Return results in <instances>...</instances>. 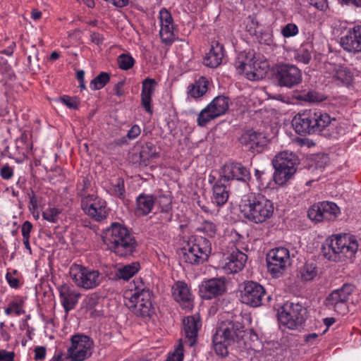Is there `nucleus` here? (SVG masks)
Returning a JSON list of instances; mask_svg holds the SVG:
<instances>
[{
	"label": "nucleus",
	"mask_w": 361,
	"mask_h": 361,
	"mask_svg": "<svg viewBox=\"0 0 361 361\" xmlns=\"http://www.w3.org/2000/svg\"><path fill=\"white\" fill-rule=\"evenodd\" d=\"M30 199V203L32 205V209L33 210H35L38 207V200L32 190H31V192L27 193Z\"/></svg>",
	"instance_id": "nucleus-59"
},
{
	"label": "nucleus",
	"mask_w": 361,
	"mask_h": 361,
	"mask_svg": "<svg viewBox=\"0 0 361 361\" xmlns=\"http://www.w3.org/2000/svg\"><path fill=\"white\" fill-rule=\"evenodd\" d=\"M201 230L204 232L207 235L212 238L216 233V226L214 223L210 221H204L202 223Z\"/></svg>",
	"instance_id": "nucleus-44"
},
{
	"label": "nucleus",
	"mask_w": 361,
	"mask_h": 361,
	"mask_svg": "<svg viewBox=\"0 0 361 361\" xmlns=\"http://www.w3.org/2000/svg\"><path fill=\"white\" fill-rule=\"evenodd\" d=\"M28 66L30 71L35 72L39 70L38 51L35 49V46H33V50L27 57Z\"/></svg>",
	"instance_id": "nucleus-42"
},
{
	"label": "nucleus",
	"mask_w": 361,
	"mask_h": 361,
	"mask_svg": "<svg viewBox=\"0 0 361 361\" xmlns=\"http://www.w3.org/2000/svg\"><path fill=\"white\" fill-rule=\"evenodd\" d=\"M92 42L99 45L104 41V37L98 32H92L90 35Z\"/></svg>",
	"instance_id": "nucleus-61"
},
{
	"label": "nucleus",
	"mask_w": 361,
	"mask_h": 361,
	"mask_svg": "<svg viewBox=\"0 0 361 361\" xmlns=\"http://www.w3.org/2000/svg\"><path fill=\"white\" fill-rule=\"evenodd\" d=\"M71 346L68 348L71 351L75 349H92L93 342L90 338L83 334H75L71 337Z\"/></svg>",
	"instance_id": "nucleus-32"
},
{
	"label": "nucleus",
	"mask_w": 361,
	"mask_h": 361,
	"mask_svg": "<svg viewBox=\"0 0 361 361\" xmlns=\"http://www.w3.org/2000/svg\"><path fill=\"white\" fill-rule=\"evenodd\" d=\"M358 250L355 237L348 233L338 234L322 244V255L329 261L338 262L353 259Z\"/></svg>",
	"instance_id": "nucleus-3"
},
{
	"label": "nucleus",
	"mask_w": 361,
	"mask_h": 361,
	"mask_svg": "<svg viewBox=\"0 0 361 361\" xmlns=\"http://www.w3.org/2000/svg\"><path fill=\"white\" fill-rule=\"evenodd\" d=\"M114 191L115 194L119 197L120 198H123L125 193L124 189V181L123 179L120 178L118 180L117 184L114 185Z\"/></svg>",
	"instance_id": "nucleus-49"
},
{
	"label": "nucleus",
	"mask_w": 361,
	"mask_h": 361,
	"mask_svg": "<svg viewBox=\"0 0 361 361\" xmlns=\"http://www.w3.org/2000/svg\"><path fill=\"white\" fill-rule=\"evenodd\" d=\"M60 100L71 109H78L79 101L76 97H71L69 96L64 95L60 97Z\"/></svg>",
	"instance_id": "nucleus-46"
},
{
	"label": "nucleus",
	"mask_w": 361,
	"mask_h": 361,
	"mask_svg": "<svg viewBox=\"0 0 361 361\" xmlns=\"http://www.w3.org/2000/svg\"><path fill=\"white\" fill-rule=\"evenodd\" d=\"M117 62L121 69L127 71L134 66L135 60L130 55L122 54L118 57Z\"/></svg>",
	"instance_id": "nucleus-39"
},
{
	"label": "nucleus",
	"mask_w": 361,
	"mask_h": 361,
	"mask_svg": "<svg viewBox=\"0 0 361 361\" xmlns=\"http://www.w3.org/2000/svg\"><path fill=\"white\" fill-rule=\"evenodd\" d=\"M0 174L2 178L8 180L13 176V169L6 164L1 168Z\"/></svg>",
	"instance_id": "nucleus-50"
},
{
	"label": "nucleus",
	"mask_w": 361,
	"mask_h": 361,
	"mask_svg": "<svg viewBox=\"0 0 361 361\" xmlns=\"http://www.w3.org/2000/svg\"><path fill=\"white\" fill-rule=\"evenodd\" d=\"M133 283L135 285V292H140L142 291V289L144 290H149V289H145L144 287V284L142 283V281L140 278L135 279L133 281Z\"/></svg>",
	"instance_id": "nucleus-62"
},
{
	"label": "nucleus",
	"mask_w": 361,
	"mask_h": 361,
	"mask_svg": "<svg viewBox=\"0 0 361 361\" xmlns=\"http://www.w3.org/2000/svg\"><path fill=\"white\" fill-rule=\"evenodd\" d=\"M238 142L244 150L259 154L267 147L269 140L263 133L247 130L238 137Z\"/></svg>",
	"instance_id": "nucleus-16"
},
{
	"label": "nucleus",
	"mask_w": 361,
	"mask_h": 361,
	"mask_svg": "<svg viewBox=\"0 0 361 361\" xmlns=\"http://www.w3.org/2000/svg\"><path fill=\"white\" fill-rule=\"evenodd\" d=\"M240 298L241 302L251 307L263 305L266 290L260 283L253 281H245L241 285Z\"/></svg>",
	"instance_id": "nucleus-14"
},
{
	"label": "nucleus",
	"mask_w": 361,
	"mask_h": 361,
	"mask_svg": "<svg viewBox=\"0 0 361 361\" xmlns=\"http://www.w3.org/2000/svg\"><path fill=\"white\" fill-rule=\"evenodd\" d=\"M208 81L204 77H200L193 84L188 87V94L192 98L197 99L202 97L207 91Z\"/></svg>",
	"instance_id": "nucleus-30"
},
{
	"label": "nucleus",
	"mask_w": 361,
	"mask_h": 361,
	"mask_svg": "<svg viewBox=\"0 0 361 361\" xmlns=\"http://www.w3.org/2000/svg\"><path fill=\"white\" fill-rule=\"evenodd\" d=\"M59 296L64 310L66 313H68L75 307L78 303L80 294L76 293L68 288L61 287L59 289Z\"/></svg>",
	"instance_id": "nucleus-28"
},
{
	"label": "nucleus",
	"mask_w": 361,
	"mask_h": 361,
	"mask_svg": "<svg viewBox=\"0 0 361 361\" xmlns=\"http://www.w3.org/2000/svg\"><path fill=\"white\" fill-rule=\"evenodd\" d=\"M224 179L221 176L213 185V202L217 206H222L228 201L229 192L226 190Z\"/></svg>",
	"instance_id": "nucleus-26"
},
{
	"label": "nucleus",
	"mask_w": 361,
	"mask_h": 361,
	"mask_svg": "<svg viewBox=\"0 0 361 361\" xmlns=\"http://www.w3.org/2000/svg\"><path fill=\"white\" fill-rule=\"evenodd\" d=\"M6 279L11 288H18L19 287V280L17 278L13 277L11 273L8 272L6 274Z\"/></svg>",
	"instance_id": "nucleus-57"
},
{
	"label": "nucleus",
	"mask_w": 361,
	"mask_h": 361,
	"mask_svg": "<svg viewBox=\"0 0 361 361\" xmlns=\"http://www.w3.org/2000/svg\"><path fill=\"white\" fill-rule=\"evenodd\" d=\"M249 70H247V78L252 80H259L262 78L263 74L265 73L267 68V63L264 61H258L255 60V57L249 59V64H247Z\"/></svg>",
	"instance_id": "nucleus-29"
},
{
	"label": "nucleus",
	"mask_w": 361,
	"mask_h": 361,
	"mask_svg": "<svg viewBox=\"0 0 361 361\" xmlns=\"http://www.w3.org/2000/svg\"><path fill=\"white\" fill-rule=\"evenodd\" d=\"M245 334V327L242 316H235L224 323L216 331L212 342L216 353L222 357L228 354V347L241 341Z\"/></svg>",
	"instance_id": "nucleus-2"
},
{
	"label": "nucleus",
	"mask_w": 361,
	"mask_h": 361,
	"mask_svg": "<svg viewBox=\"0 0 361 361\" xmlns=\"http://www.w3.org/2000/svg\"><path fill=\"white\" fill-rule=\"evenodd\" d=\"M231 100L228 97L219 95L199 114L197 123L200 127H204L209 122L222 115L228 110Z\"/></svg>",
	"instance_id": "nucleus-9"
},
{
	"label": "nucleus",
	"mask_w": 361,
	"mask_h": 361,
	"mask_svg": "<svg viewBox=\"0 0 361 361\" xmlns=\"http://www.w3.org/2000/svg\"><path fill=\"white\" fill-rule=\"evenodd\" d=\"M298 164V158L293 152L283 151L277 154L272 160L275 169L273 178L276 183H286L296 172Z\"/></svg>",
	"instance_id": "nucleus-8"
},
{
	"label": "nucleus",
	"mask_w": 361,
	"mask_h": 361,
	"mask_svg": "<svg viewBox=\"0 0 361 361\" xmlns=\"http://www.w3.org/2000/svg\"><path fill=\"white\" fill-rule=\"evenodd\" d=\"M264 172L258 169L255 170V176L259 183V185H264Z\"/></svg>",
	"instance_id": "nucleus-64"
},
{
	"label": "nucleus",
	"mask_w": 361,
	"mask_h": 361,
	"mask_svg": "<svg viewBox=\"0 0 361 361\" xmlns=\"http://www.w3.org/2000/svg\"><path fill=\"white\" fill-rule=\"evenodd\" d=\"M154 84H156V80L149 78L145 79L142 81V89L141 94L142 105L145 111L150 114L152 112L151 108V97L154 91Z\"/></svg>",
	"instance_id": "nucleus-27"
},
{
	"label": "nucleus",
	"mask_w": 361,
	"mask_h": 361,
	"mask_svg": "<svg viewBox=\"0 0 361 361\" xmlns=\"http://www.w3.org/2000/svg\"><path fill=\"white\" fill-rule=\"evenodd\" d=\"M125 85V80H121L119 82H118L114 87V92H115V94L118 97H122L125 94V92L123 90V86Z\"/></svg>",
	"instance_id": "nucleus-56"
},
{
	"label": "nucleus",
	"mask_w": 361,
	"mask_h": 361,
	"mask_svg": "<svg viewBox=\"0 0 361 361\" xmlns=\"http://www.w3.org/2000/svg\"><path fill=\"white\" fill-rule=\"evenodd\" d=\"M318 269L317 264L314 262H306L299 268L298 276L302 281H309L313 280L317 275Z\"/></svg>",
	"instance_id": "nucleus-31"
},
{
	"label": "nucleus",
	"mask_w": 361,
	"mask_h": 361,
	"mask_svg": "<svg viewBox=\"0 0 361 361\" xmlns=\"http://www.w3.org/2000/svg\"><path fill=\"white\" fill-rule=\"evenodd\" d=\"M354 287L349 283H344L341 288L334 290L324 301V305L340 314L348 312V301L353 292Z\"/></svg>",
	"instance_id": "nucleus-11"
},
{
	"label": "nucleus",
	"mask_w": 361,
	"mask_h": 361,
	"mask_svg": "<svg viewBox=\"0 0 361 361\" xmlns=\"http://www.w3.org/2000/svg\"><path fill=\"white\" fill-rule=\"evenodd\" d=\"M224 57V47L219 42H212L209 52L204 59V64L210 68H216L221 63Z\"/></svg>",
	"instance_id": "nucleus-24"
},
{
	"label": "nucleus",
	"mask_w": 361,
	"mask_h": 361,
	"mask_svg": "<svg viewBox=\"0 0 361 361\" xmlns=\"http://www.w3.org/2000/svg\"><path fill=\"white\" fill-rule=\"evenodd\" d=\"M183 260L190 264H202L212 252L210 241L202 236H192L183 249Z\"/></svg>",
	"instance_id": "nucleus-7"
},
{
	"label": "nucleus",
	"mask_w": 361,
	"mask_h": 361,
	"mask_svg": "<svg viewBox=\"0 0 361 361\" xmlns=\"http://www.w3.org/2000/svg\"><path fill=\"white\" fill-rule=\"evenodd\" d=\"M334 78L341 81L342 83L348 84L353 78V74L350 69L347 67L340 66L338 71H336Z\"/></svg>",
	"instance_id": "nucleus-38"
},
{
	"label": "nucleus",
	"mask_w": 361,
	"mask_h": 361,
	"mask_svg": "<svg viewBox=\"0 0 361 361\" xmlns=\"http://www.w3.org/2000/svg\"><path fill=\"white\" fill-rule=\"evenodd\" d=\"M331 121L326 113L317 109H307L293 118L292 126L298 135H307L321 133L331 124Z\"/></svg>",
	"instance_id": "nucleus-5"
},
{
	"label": "nucleus",
	"mask_w": 361,
	"mask_h": 361,
	"mask_svg": "<svg viewBox=\"0 0 361 361\" xmlns=\"http://www.w3.org/2000/svg\"><path fill=\"white\" fill-rule=\"evenodd\" d=\"M69 274L78 286L85 289L97 287L102 280L98 271L90 270L82 265L75 264L71 267Z\"/></svg>",
	"instance_id": "nucleus-13"
},
{
	"label": "nucleus",
	"mask_w": 361,
	"mask_h": 361,
	"mask_svg": "<svg viewBox=\"0 0 361 361\" xmlns=\"http://www.w3.org/2000/svg\"><path fill=\"white\" fill-rule=\"evenodd\" d=\"M137 212L142 215L148 214L154 205V199L151 195L141 194L137 198Z\"/></svg>",
	"instance_id": "nucleus-33"
},
{
	"label": "nucleus",
	"mask_w": 361,
	"mask_h": 361,
	"mask_svg": "<svg viewBox=\"0 0 361 361\" xmlns=\"http://www.w3.org/2000/svg\"><path fill=\"white\" fill-rule=\"evenodd\" d=\"M289 250L286 247H276L267 255L268 271L274 277H279L289 264Z\"/></svg>",
	"instance_id": "nucleus-15"
},
{
	"label": "nucleus",
	"mask_w": 361,
	"mask_h": 361,
	"mask_svg": "<svg viewBox=\"0 0 361 361\" xmlns=\"http://www.w3.org/2000/svg\"><path fill=\"white\" fill-rule=\"evenodd\" d=\"M299 99L309 102H321L325 101L326 97L319 92L312 90L300 95Z\"/></svg>",
	"instance_id": "nucleus-37"
},
{
	"label": "nucleus",
	"mask_w": 361,
	"mask_h": 361,
	"mask_svg": "<svg viewBox=\"0 0 361 361\" xmlns=\"http://www.w3.org/2000/svg\"><path fill=\"white\" fill-rule=\"evenodd\" d=\"M140 269L138 262H134L131 264H126L118 269L116 276L119 279L128 281L133 277Z\"/></svg>",
	"instance_id": "nucleus-34"
},
{
	"label": "nucleus",
	"mask_w": 361,
	"mask_h": 361,
	"mask_svg": "<svg viewBox=\"0 0 361 361\" xmlns=\"http://www.w3.org/2000/svg\"><path fill=\"white\" fill-rule=\"evenodd\" d=\"M227 259L228 262L225 264V268L229 270L231 273H237L245 267L247 256L238 249H235L230 254Z\"/></svg>",
	"instance_id": "nucleus-25"
},
{
	"label": "nucleus",
	"mask_w": 361,
	"mask_h": 361,
	"mask_svg": "<svg viewBox=\"0 0 361 361\" xmlns=\"http://www.w3.org/2000/svg\"><path fill=\"white\" fill-rule=\"evenodd\" d=\"M23 301H20V302H11V305L13 307V310L15 311V314L16 315H20V314H23L25 313V311L23 309L20 308L22 307V305H23Z\"/></svg>",
	"instance_id": "nucleus-63"
},
{
	"label": "nucleus",
	"mask_w": 361,
	"mask_h": 361,
	"mask_svg": "<svg viewBox=\"0 0 361 361\" xmlns=\"http://www.w3.org/2000/svg\"><path fill=\"white\" fill-rule=\"evenodd\" d=\"M107 249L117 256L126 257L133 255L137 247V243L128 229L119 223H112L102 236Z\"/></svg>",
	"instance_id": "nucleus-1"
},
{
	"label": "nucleus",
	"mask_w": 361,
	"mask_h": 361,
	"mask_svg": "<svg viewBox=\"0 0 361 361\" xmlns=\"http://www.w3.org/2000/svg\"><path fill=\"white\" fill-rule=\"evenodd\" d=\"M174 299L181 303L183 308L192 306V295L186 283L177 281L172 287Z\"/></svg>",
	"instance_id": "nucleus-22"
},
{
	"label": "nucleus",
	"mask_w": 361,
	"mask_h": 361,
	"mask_svg": "<svg viewBox=\"0 0 361 361\" xmlns=\"http://www.w3.org/2000/svg\"><path fill=\"white\" fill-rule=\"evenodd\" d=\"M140 133V129L138 126H133L128 132L127 137L130 139L135 138Z\"/></svg>",
	"instance_id": "nucleus-60"
},
{
	"label": "nucleus",
	"mask_w": 361,
	"mask_h": 361,
	"mask_svg": "<svg viewBox=\"0 0 361 361\" xmlns=\"http://www.w3.org/2000/svg\"><path fill=\"white\" fill-rule=\"evenodd\" d=\"M273 71L280 87L293 88L302 82L301 71L295 65L279 63L274 66Z\"/></svg>",
	"instance_id": "nucleus-12"
},
{
	"label": "nucleus",
	"mask_w": 361,
	"mask_h": 361,
	"mask_svg": "<svg viewBox=\"0 0 361 361\" xmlns=\"http://www.w3.org/2000/svg\"><path fill=\"white\" fill-rule=\"evenodd\" d=\"M185 337L190 342L192 346L196 343L197 332L201 327V321L199 315L188 316L183 321Z\"/></svg>",
	"instance_id": "nucleus-23"
},
{
	"label": "nucleus",
	"mask_w": 361,
	"mask_h": 361,
	"mask_svg": "<svg viewBox=\"0 0 361 361\" xmlns=\"http://www.w3.org/2000/svg\"><path fill=\"white\" fill-rule=\"evenodd\" d=\"M223 175L221 176L224 181L236 180L243 183L249 184L252 177L250 170L240 162H229L222 168Z\"/></svg>",
	"instance_id": "nucleus-18"
},
{
	"label": "nucleus",
	"mask_w": 361,
	"mask_h": 361,
	"mask_svg": "<svg viewBox=\"0 0 361 361\" xmlns=\"http://www.w3.org/2000/svg\"><path fill=\"white\" fill-rule=\"evenodd\" d=\"M308 316L306 307L300 302H286L277 313L279 323L291 330L302 326Z\"/></svg>",
	"instance_id": "nucleus-6"
},
{
	"label": "nucleus",
	"mask_w": 361,
	"mask_h": 361,
	"mask_svg": "<svg viewBox=\"0 0 361 361\" xmlns=\"http://www.w3.org/2000/svg\"><path fill=\"white\" fill-rule=\"evenodd\" d=\"M152 296L150 290L134 292L126 301V305L137 316L151 317L155 314V309L152 302Z\"/></svg>",
	"instance_id": "nucleus-10"
},
{
	"label": "nucleus",
	"mask_w": 361,
	"mask_h": 361,
	"mask_svg": "<svg viewBox=\"0 0 361 361\" xmlns=\"http://www.w3.org/2000/svg\"><path fill=\"white\" fill-rule=\"evenodd\" d=\"M35 360H42L44 359L46 355V348L44 346L36 347L35 349Z\"/></svg>",
	"instance_id": "nucleus-55"
},
{
	"label": "nucleus",
	"mask_w": 361,
	"mask_h": 361,
	"mask_svg": "<svg viewBox=\"0 0 361 361\" xmlns=\"http://www.w3.org/2000/svg\"><path fill=\"white\" fill-rule=\"evenodd\" d=\"M92 355V349L80 350L75 349L71 351L68 349L67 358L71 359V361H83L90 357Z\"/></svg>",
	"instance_id": "nucleus-35"
},
{
	"label": "nucleus",
	"mask_w": 361,
	"mask_h": 361,
	"mask_svg": "<svg viewBox=\"0 0 361 361\" xmlns=\"http://www.w3.org/2000/svg\"><path fill=\"white\" fill-rule=\"evenodd\" d=\"M159 21L161 29L159 30V37L161 42L166 46L171 45L175 39L173 32L174 24L173 19L171 13L165 8L159 11Z\"/></svg>",
	"instance_id": "nucleus-20"
},
{
	"label": "nucleus",
	"mask_w": 361,
	"mask_h": 361,
	"mask_svg": "<svg viewBox=\"0 0 361 361\" xmlns=\"http://www.w3.org/2000/svg\"><path fill=\"white\" fill-rule=\"evenodd\" d=\"M172 200L171 197L166 195H159V209L160 210L171 211L172 210Z\"/></svg>",
	"instance_id": "nucleus-48"
},
{
	"label": "nucleus",
	"mask_w": 361,
	"mask_h": 361,
	"mask_svg": "<svg viewBox=\"0 0 361 361\" xmlns=\"http://www.w3.org/2000/svg\"><path fill=\"white\" fill-rule=\"evenodd\" d=\"M226 292L225 278H212L202 282L199 286L200 296L204 300H211L223 295Z\"/></svg>",
	"instance_id": "nucleus-19"
},
{
	"label": "nucleus",
	"mask_w": 361,
	"mask_h": 361,
	"mask_svg": "<svg viewBox=\"0 0 361 361\" xmlns=\"http://www.w3.org/2000/svg\"><path fill=\"white\" fill-rule=\"evenodd\" d=\"M159 214H161L159 221L161 224H166L171 221L172 219L171 211L159 210Z\"/></svg>",
	"instance_id": "nucleus-53"
},
{
	"label": "nucleus",
	"mask_w": 361,
	"mask_h": 361,
	"mask_svg": "<svg viewBox=\"0 0 361 361\" xmlns=\"http://www.w3.org/2000/svg\"><path fill=\"white\" fill-rule=\"evenodd\" d=\"M32 229V224L28 221H25L22 225V235L23 238H30V233Z\"/></svg>",
	"instance_id": "nucleus-54"
},
{
	"label": "nucleus",
	"mask_w": 361,
	"mask_h": 361,
	"mask_svg": "<svg viewBox=\"0 0 361 361\" xmlns=\"http://www.w3.org/2000/svg\"><path fill=\"white\" fill-rule=\"evenodd\" d=\"M240 211L244 217L255 224H262L274 214V204L261 193L250 192L241 200Z\"/></svg>",
	"instance_id": "nucleus-4"
},
{
	"label": "nucleus",
	"mask_w": 361,
	"mask_h": 361,
	"mask_svg": "<svg viewBox=\"0 0 361 361\" xmlns=\"http://www.w3.org/2000/svg\"><path fill=\"white\" fill-rule=\"evenodd\" d=\"M110 73L101 72L91 81L90 85H92L94 90H101L110 81Z\"/></svg>",
	"instance_id": "nucleus-36"
},
{
	"label": "nucleus",
	"mask_w": 361,
	"mask_h": 361,
	"mask_svg": "<svg viewBox=\"0 0 361 361\" xmlns=\"http://www.w3.org/2000/svg\"><path fill=\"white\" fill-rule=\"evenodd\" d=\"M341 45L350 52H361V25L355 26L348 34L341 38Z\"/></svg>",
	"instance_id": "nucleus-21"
},
{
	"label": "nucleus",
	"mask_w": 361,
	"mask_h": 361,
	"mask_svg": "<svg viewBox=\"0 0 361 361\" xmlns=\"http://www.w3.org/2000/svg\"><path fill=\"white\" fill-rule=\"evenodd\" d=\"M128 159L133 164H140L142 159V152L130 153Z\"/></svg>",
	"instance_id": "nucleus-58"
},
{
	"label": "nucleus",
	"mask_w": 361,
	"mask_h": 361,
	"mask_svg": "<svg viewBox=\"0 0 361 361\" xmlns=\"http://www.w3.org/2000/svg\"><path fill=\"white\" fill-rule=\"evenodd\" d=\"M339 214V207L332 202H319L312 205L307 212L309 219L315 222L334 221Z\"/></svg>",
	"instance_id": "nucleus-17"
},
{
	"label": "nucleus",
	"mask_w": 361,
	"mask_h": 361,
	"mask_svg": "<svg viewBox=\"0 0 361 361\" xmlns=\"http://www.w3.org/2000/svg\"><path fill=\"white\" fill-rule=\"evenodd\" d=\"M183 345L180 343L173 352L169 354L166 361H183Z\"/></svg>",
	"instance_id": "nucleus-43"
},
{
	"label": "nucleus",
	"mask_w": 361,
	"mask_h": 361,
	"mask_svg": "<svg viewBox=\"0 0 361 361\" xmlns=\"http://www.w3.org/2000/svg\"><path fill=\"white\" fill-rule=\"evenodd\" d=\"M61 213V210L58 208H48L42 212V217L44 219L55 224L58 221L59 215Z\"/></svg>",
	"instance_id": "nucleus-40"
},
{
	"label": "nucleus",
	"mask_w": 361,
	"mask_h": 361,
	"mask_svg": "<svg viewBox=\"0 0 361 361\" xmlns=\"http://www.w3.org/2000/svg\"><path fill=\"white\" fill-rule=\"evenodd\" d=\"M340 65H337L336 63L326 62L324 63V69L326 73H329L333 76V78L336 75V71H338Z\"/></svg>",
	"instance_id": "nucleus-51"
},
{
	"label": "nucleus",
	"mask_w": 361,
	"mask_h": 361,
	"mask_svg": "<svg viewBox=\"0 0 361 361\" xmlns=\"http://www.w3.org/2000/svg\"><path fill=\"white\" fill-rule=\"evenodd\" d=\"M311 52L306 48H302L295 56V60L298 62L302 63L304 64H308L311 61Z\"/></svg>",
	"instance_id": "nucleus-45"
},
{
	"label": "nucleus",
	"mask_w": 361,
	"mask_h": 361,
	"mask_svg": "<svg viewBox=\"0 0 361 361\" xmlns=\"http://www.w3.org/2000/svg\"><path fill=\"white\" fill-rule=\"evenodd\" d=\"M82 207L83 210H85L89 216L95 218L97 220H100L102 219L101 212L102 209L99 208V209L94 206V204H88L87 202L85 203L84 200L82 201Z\"/></svg>",
	"instance_id": "nucleus-41"
},
{
	"label": "nucleus",
	"mask_w": 361,
	"mask_h": 361,
	"mask_svg": "<svg viewBox=\"0 0 361 361\" xmlns=\"http://www.w3.org/2000/svg\"><path fill=\"white\" fill-rule=\"evenodd\" d=\"M298 32V28L293 23H288L281 30V33L285 37H290L295 35Z\"/></svg>",
	"instance_id": "nucleus-47"
},
{
	"label": "nucleus",
	"mask_w": 361,
	"mask_h": 361,
	"mask_svg": "<svg viewBox=\"0 0 361 361\" xmlns=\"http://www.w3.org/2000/svg\"><path fill=\"white\" fill-rule=\"evenodd\" d=\"M14 352H8L5 350H0V361H14Z\"/></svg>",
	"instance_id": "nucleus-52"
}]
</instances>
